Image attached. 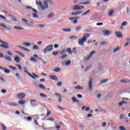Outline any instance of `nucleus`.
Here are the masks:
<instances>
[{
  "mask_svg": "<svg viewBox=\"0 0 130 130\" xmlns=\"http://www.w3.org/2000/svg\"><path fill=\"white\" fill-rule=\"evenodd\" d=\"M48 3L51 5H53V2L51 0H45L43 2L44 5L41 1L36 2V4L39 6L43 11H44L48 9Z\"/></svg>",
  "mask_w": 130,
  "mask_h": 130,
  "instance_id": "1",
  "label": "nucleus"
},
{
  "mask_svg": "<svg viewBox=\"0 0 130 130\" xmlns=\"http://www.w3.org/2000/svg\"><path fill=\"white\" fill-rule=\"evenodd\" d=\"M90 37V34H85L83 35L82 38H80L78 40V43L81 46H84V43L87 41V39Z\"/></svg>",
  "mask_w": 130,
  "mask_h": 130,
  "instance_id": "2",
  "label": "nucleus"
},
{
  "mask_svg": "<svg viewBox=\"0 0 130 130\" xmlns=\"http://www.w3.org/2000/svg\"><path fill=\"white\" fill-rule=\"evenodd\" d=\"M53 50V45H49L47 46L45 49H43V52L44 54L48 53V52H51Z\"/></svg>",
  "mask_w": 130,
  "mask_h": 130,
  "instance_id": "3",
  "label": "nucleus"
},
{
  "mask_svg": "<svg viewBox=\"0 0 130 130\" xmlns=\"http://www.w3.org/2000/svg\"><path fill=\"white\" fill-rule=\"evenodd\" d=\"M24 73L28 74L29 77L31 78V79H33V80H37V79H39V76L35 74V73L31 74L29 73L28 71H27V70H24Z\"/></svg>",
  "mask_w": 130,
  "mask_h": 130,
  "instance_id": "4",
  "label": "nucleus"
},
{
  "mask_svg": "<svg viewBox=\"0 0 130 130\" xmlns=\"http://www.w3.org/2000/svg\"><path fill=\"white\" fill-rule=\"evenodd\" d=\"M95 53H96V52H95V51H91L88 56L85 57L84 58V61H88V60H90V58H91V57H92V56H93V55H94Z\"/></svg>",
  "mask_w": 130,
  "mask_h": 130,
  "instance_id": "5",
  "label": "nucleus"
},
{
  "mask_svg": "<svg viewBox=\"0 0 130 130\" xmlns=\"http://www.w3.org/2000/svg\"><path fill=\"white\" fill-rule=\"evenodd\" d=\"M83 14L82 11H77L76 12H73L71 13L72 16H79V15H81Z\"/></svg>",
  "mask_w": 130,
  "mask_h": 130,
  "instance_id": "6",
  "label": "nucleus"
},
{
  "mask_svg": "<svg viewBox=\"0 0 130 130\" xmlns=\"http://www.w3.org/2000/svg\"><path fill=\"white\" fill-rule=\"evenodd\" d=\"M92 83H93V79L92 78H90L88 82V87H89V90H92V88L93 87V85L92 84Z\"/></svg>",
  "mask_w": 130,
  "mask_h": 130,
  "instance_id": "7",
  "label": "nucleus"
},
{
  "mask_svg": "<svg viewBox=\"0 0 130 130\" xmlns=\"http://www.w3.org/2000/svg\"><path fill=\"white\" fill-rule=\"evenodd\" d=\"M0 26L3 28H4L5 30L6 31H11V30H12V28L7 27V25H5L4 24L0 23Z\"/></svg>",
  "mask_w": 130,
  "mask_h": 130,
  "instance_id": "8",
  "label": "nucleus"
},
{
  "mask_svg": "<svg viewBox=\"0 0 130 130\" xmlns=\"http://www.w3.org/2000/svg\"><path fill=\"white\" fill-rule=\"evenodd\" d=\"M25 93H22L19 94L17 95V97L19 99H23V98H25Z\"/></svg>",
  "mask_w": 130,
  "mask_h": 130,
  "instance_id": "9",
  "label": "nucleus"
},
{
  "mask_svg": "<svg viewBox=\"0 0 130 130\" xmlns=\"http://www.w3.org/2000/svg\"><path fill=\"white\" fill-rule=\"evenodd\" d=\"M49 78L51 79V80H53L54 81H58V79L55 75H50Z\"/></svg>",
  "mask_w": 130,
  "mask_h": 130,
  "instance_id": "10",
  "label": "nucleus"
},
{
  "mask_svg": "<svg viewBox=\"0 0 130 130\" xmlns=\"http://www.w3.org/2000/svg\"><path fill=\"white\" fill-rule=\"evenodd\" d=\"M115 34L118 38H122V34H121L120 32L116 31Z\"/></svg>",
  "mask_w": 130,
  "mask_h": 130,
  "instance_id": "11",
  "label": "nucleus"
},
{
  "mask_svg": "<svg viewBox=\"0 0 130 130\" xmlns=\"http://www.w3.org/2000/svg\"><path fill=\"white\" fill-rule=\"evenodd\" d=\"M74 11H80V5H76L73 7Z\"/></svg>",
  "mask_w": 130,
  "mask_h": 130,
  "instance_id": "12",
  "label": "nucleus"
},
{
  "mask_svg": "<svg viewBox=\"0 0 130 130\" xmlns=\"http://www.w3.org/2000/svg\"><path fill=\"white\" fill-rule=\"evenodd\" d=\"M103 33L104 36H108L110 34V31L109 30H103Z\"/></svg>",
  "mask_w": 130,
  "mask_h": 130,
  "instance_id": "13",
  "label": "nucleus"
},
{
  "mask_svg": "<svg viewBox=\"0 0 130 130\" xmlns=\"http://www.w3.org/2000/svg\"><path fill=\"white\" fill-rule=\"evenodd\" d=\"M5 59L6 60H8V61H12V58L10 56L6 55L4 57Z\"/></svg>",
  "mask_w": 130,
  "mask_h": 130,
  "instance_id": "14",
  "label": "nucleus"
},
{
  "mask_svg": "<svg viewBox=\"0 0 130 130\" xmlns=\"http://www.w3.org/2000/svg\"><path fill=\"white\" fill-rule=\"evenodd\" d=\"M14 60L16 63H20V61H21V59L19 57H15L14 58Z\"/></svg>",
  "mask_w": 130,
  "mask_h": 130,
  "instance_id": "15",
  "label": "nucleus"
},
{
  "mask_svg": "<svg viewBox=\"0 0 130 130\" xmlns=\"http://www.w3.org/2000/svg\"><path fill=\"white\" fill-rule=\"evenodd\" d=\"M19 104H21V105H25V103H26V101L25 100H21L18 102Z\"/></svg>",
  "mask_w": 130,
  "mask_h": 130,
  "instance_id": "16",
  "label": "nucleus"
},
{
  "mask_svg": "<svg viewBox=\"0 0 130 130\" xmlns=\"http://www.w3.org/2000/svg\"><path fill=\"white\" fill-rule=\"evenodd\" d=\"M72 30L70 28H64L62 29V31L64 33H70Z\"/></svg>",
  "mask_w": 130,
  "mask_h": 130,
  "instance_id": "17",
  "label": "nucleus"
},
{
  "mask_svg": "<svg viewBox=\"0 0 130 130\" xmlns=\"http://www.w3.org/2000/svg\"><path fill=\"white\" fill-rule=\"evenodd\" d=\"M22 45L24 46H26L27 47H29L30 45H33V44H31L30 43H23Z\"/></svg>",
  "mask_w": 130,
  "mask_h": 130,
  "instance_id": "18",
  "label": "nucleus"
},
{
  "mask_svg": "<svg viewBox=\"0 0 130 130\" xmlns=\"http://www.w3.org/2000/svg\"><path fill=\"white\" fill-rule=\"evenodd\" d=\"M16 53L19 54V55H20V56H21V57H25V55L23 53L18 51H16Z\"/></svg>",
  "mask_w": 130,
  "mask_h": 130,
  "instance_id": "19",
  "label": "nucleus"
},
{
  "mask_svg": "<svg viewBox=\"0 0 130 130\" xmlns=\"http://www.w3.org/2000/svg\"><path fill=\"white\" fill-rule=\"evenodd\" d=\"M108 81H110V79H104L100 82V85H101V84H105V83H107Z\"/></svg>",
  "mask_w": 130,
  "mask_h": 130,
  "instance_id": "20",
  "label": "nucleus"
},
{
  "mask_svg": "<svg viewBox=\"0 0 130 130\" xmlns=\"http://www.w3.org/2000/svg\"><path fill=\"white\" fill-rule=\"evenodd\" d=\"M81 17L80 16H76L75 17H72L69 18L70 21H73L74 19H76L75 20H79L80 19Z\"/></svg>",
  "mask_w": 130,
  "mask_h": 130,
  "instance_id": "21",
  "label": "nucleus"
},
{
  "mask_svg": "<svg viewBox=\"0 0 130 130\" xmlns=\"http://www.w3.org/2000/svg\"><path fill=\"white\" fill-rule=\"evenodd\" d=\"M36 102V100L35 99H32L30 101V103L31 106L34 107V103Z\"/></svg>",
  "mask_w": 130,
  "mask_h": 130,
  "instance_id": "22",
  "label": "nucleus"
},
{
  "mask_svg": "<svg viewBox=\"0 0 130 130\" xmlns=\"http://www.w3.org/2000/svg\"><path fill=\"white\" fill-rule=\"evenodd\" d=\"M36 26L37 27H39V28H45V25L44 24H37Z\"/></svg>",
  "mask_w": 130,
  "mask_h": 130,
  "instance_id": "23",
  "label": "nucleus"
},
{
  "mask_svg": "<svg viewBox=\"0 0 130 130\" xmlns=\"http://www.w3.org/2000/svg\"><path fill=\"white\" fill-rule=\"evenodd\" d=\"M90 12H91V10H88L86 12H85L84 13H83L81 16H87L88 14H90Z\"/></svg>",
  "mask_w": 130,
  "mask_h": 130,
  "instance_id": "24",
  "label": "nucleus"
},
{
  "mask_svg": "<svg viewBox=\"0 0 130 130\" xmlns=\"http://www.w3.org/2000/svg\"><path fill=\"white\" fill-rule=\"evenodd\" d=\"M60 71H61V69H60V68H56L54 70L53 72H55V73H59Z\"/></svg>",
  "mask_w": 130,
  "mask_h": 130,
  "instance_id": "25",
  "label": "nucleus"
},
{
  "mask_svg": "<svg viewBox=\"0 0 130 130\" xmlns=\"http://www.w3.org/2000/svg\"><path fill=\"white\" fill-rule=\"evenodd\" d=\"M91 2L90 1H87L86 2H84V3H79V5H89L90 4Z\"/></svg>",
  "mask_w": 130,
  "mask_h": 130,
  "instance_id": "26",
  "label": "nucleus"
},
{
  "mask_svg": "<svg viewBox=\"0 0 130 130\" xmlns=\"http://www.w3.org/2000/svg\"><path fill=\"white\" fill-rule=\"evenodd\" d=\"M40 96H41V97H42V98H43V99H45L47 98V96H46V95L44 94V93H40Z\"/></svg>",
  "mask_w": 130,
  "mask_h": 130,
  "instance_id": "27",
  "label": "nucleus"
},
{
  "mask_svg": "<svg viewBox=\"0 0 130 130\" xmlns=\"http://www.w3.org/2000/svg\"><path fill=\"white\" fill-rule=\"evenodd\" d=\"M22 22H23L24 23H25V24H26V25H29V23H28V20L25 18H22Z\"/></svg>",
  "mask_w": 130,
  "mask_h": 130,
  "instance_id": "28",
  "label": "nucleus"
},
{
  "mask_svg": "<svg viewBox=\"0 0 130 130\" xmlns=\"http://www.w3.org/2000/svg\"><path fill=\"white\" fill-rule=\"evenodd\" d=\"M71 100L74 102V103H78V100L76 99L75 97H73L71 98Z\"/></svg>",
  "mask_w": 130,
  "mask_h": 130,
  "instance_id": "29",
  "label": "nucleus"
},
{
  "mask_svg": "<svg viewBox=\"0 0 130 130\" xmlns=\"http://www.w3.org/2000/svg\"><path fill=\"white\" fill-rule=\"evenodd\" d=\"M67 56H68V55H67V54H63L62 56L60 57L59 58L60 59H64V58L67 57Z\"/></svg>",
  "mask_w": 130,
  "mask_h": 130,
  "instance_id": "30",
  "label": "nucleus"
},
{
  "mask_svg": "<svg viewBox=\"0 0 130 130\" xmlns=\"http://www.w3.org/2000/svg\"><path fill=\"white\" fill-rule=\"evenodd\" d=\"M4 73H5V74H6L7 75H9V74L11 73V71L8 70V69H5L4 70Z\"/></svg>",
  "mask_w": 130,
  "mask_h": 130,
  "instance_id": "31",
  "label": "nucleus"
},
{
  "mask_svg": "<svg viewBox=\"0 0 130 130\" xmlns=\"http://www.w3.org/2000/svg\"><path fill=\"white\" fill-rule=\"evenodd\" d=\"M67 52H68V53H69L70 54H72V49L70 48H67Z\"/></svg>",
  "mask_w": 130,
  "mask_h": 130,
  "instance_id": "32",
  "label": "nucleus"
},
{
  "mask_svg": "<svg viewBox=\"0 0 130 130\" xmlns=\"http://www.w3.org/2000/svg\"><path fill=\"white\" fill-rule=\"evenodd\" d=\"M70 39H72V40H75L77 39V38H78V37H77L76 36H72L70 37Z\"/></svg>",
  "mask_w": 130,
  "mask_h": 130,
  "instance_id": "33",
  "label": "nucleus"
},
{
  "mask_svg": "<svg viewBox=\"0 0 130 130\" xmlns=\"http://www.w3.org/2000/svg\"><path fill=\"white\" fill-rule=\"evenodd\" d=\"M71 63L72 62L71 61V60H67L66 62V66L67 67H69V66H70Z\"/></svg>",
  "mask_w": 130,
  "mask_h": 130,
  "instance_id": "34",
  "label": "nucleus"
},
{
  "mask_svg": "<svg viewBox=\"0 0 130 130\" xmlns=\"http://www.w3.org/2000/svg\"><path fill=\"white\" fill-rule=\"evenodd\" d=\"M123 104H127V102L123 101L122 102H120L119 103V105H120V106H122Z\"/></svg>",
  "mask_w": 130,
  "mask_h": 130,
  "instance_id": "35",
  "label": "nucleus"
},
{
  "mask_svg": "<svg viewBox=\"0 0 130 130\" xmlns=\"http://www.w3.org/2000/svg\"><path fill=\"white\" fill-rule=\"evenodd\" d=\"M129 82L128 80H122L121 81V83H122V84H126Z\"/></svg>",
  "mask_w": 130,
  "mask_h": 130,
  "instance_id": "36",
  "label": "nucleus"
},
{
  "mask_svg": "<svg viewBox=\"0 0 130 130\" xmlns=\"http://www.w3.org/2000/svg\"><path fill=\"white\" fill-rule=\"evenodd\" d=\"M1 47H2L3 48H10V47H9V46L5 44H2Z\"/></svg>",
  "mask_w": 130,
  "mask_h": 130,
  "instance_id": "37",
  "label": "nucleus"
},
{
  "mask_svg": "<svg viewBox=\"0 0 130 130\" xmlns=\"http://www.w3.org/2000/svg\"><path fill=\"white\" fill-rule=\"evenodd\" d=\"M14 28L16 29V30H24V28H23L21 27L14 26Z\"/></svg>",
  "mask_w": 130,
  "mask_h": 130,
  "instance_id": "38",
  "label": "nucleus"
},
{
  "mask_svg": "<svg viewBox=\"0 0 130 130\" xmlns=\"http://www.w3.org/2000/svg\"><path fill=\"white\" fill-rule=\"evenodd\" d=\"M30 60V61H35L36 62H37V59H35L34 57H31Z\"/></svg>",
  "mask_w": 130,
  "mask_h": 130,
  "instance_id": "39",
  "label": "nucleus"
},
{
  "mask_svg": "<svg viewBox=\"0 0 130 130\" xmlns=\"http://www.w3.org/2000/svg\"><path fill=\"white\" fill-rule=\"evenodd\" d=\"M34 50H38L39 49V47L37 45H34L33 47Z\"/></svg>",
  "mask_w": 130,
  "mask_h": 130,
  "instance_id": "40",
  "label": "nucleus"
},
{
  "mask_svg": "<svg viewBox=\"0 0 130 130\" xmlns=\"http://www.w3.org/2000/svg\"><path fill=\"white\" fill-rule=\"evenodd\" d=\"M127 25V22L126 21H123L122 23L121 24V26L122 27H125Z\"/></svg>",
  "mask_w": 130,
  "mask_h": 130,
  "instance_id": "41",
  "label": "nucleus"
},
{
  "mask_svg": "<svg viewBox=\"0 0 130 130\" xmlns=\"http://www.w3.org/2000/svg\"><path fill=\"white\" fill-rule=\"evenodd\" d=\"M39 87L42 89V90H45V87H44V85L43 84H40L39 85Z\"/></svg>",
  "mask_w": 130,
  "mask_h": 130,
  "instance_id": "42",
  "label": "nucleus"
},
{
  "mask_svg": "<svg viewBox=\"0 0 130 130\" xmlns=\"http://www.w3.org/2000/svg\"><path fill=\"white\" fill-rule=\"evenodd\" d=\"M75 89H76L77 90H81L82 87H81V86L78 85L75 87Z\"/></svg>",
  "mask_w": 130,
  "mask_h": 130,
  "instance_id": "43",
  "label": "nucleus"
},
{
  "mask_svg": "<svg viewBox=\"0 0 130 130\" xmlns=\"http://www.w3.org/2000/svg\"><path fill=\"white\" fill-rule=\"evenodd\" d=\"M55 125V128H56V129H59V128H60V126L58 125V124L56 123Z\"/></svg>",
  "mask_w": 130,
  "mask_h": 130,
  "instance_id": "44",
  "label": "nucleus"
},
{
  "mask_svg": "<svg viewBox=\"0 0 130 130\" xmlns=\"http://www.w3.org/2000/svg\"><path fill=\"white\" fill-rule=\"evenodd\" d=\"M72 53H74V54H76V53H77V49H76V48H73Z\"/></svg>",
  "mask_w": 130,
  "mask_h": 130,
  "instance_id": "45",
  "label": "nucleus"
},
{
  "mask_svg": "<svg viewBox=\"0 0 130 130\" xmlns=\"http://www.w3.org/2000/svg\"><path fill=\"white\" fill-rule=\"evenodd\" d=\"M117 51H119V48H116L113 51V53H115V52H117Z\"/></svg>",
  "mask_w": 130,
  "mask_h": 130,
  "instance_id": "46",
  "label": "nucleus"
},
{
  "mask_svg": "<svg viewBox=\"0 0 130 130\" xmlns=\"http://www.w3.org/2000/svg\"><path fill=\"white\" fill-rule=\"evenodd\" d=\"M85 6H82V5H79V9H80V11L82 10H84V9H85Z\"/></svg>",
  "mask_w": 130,
  "mask_h": 130,
  "instance_id": "47",
  "label": "nucleus"
},
{
  "mask_svg": "<svg viewBox=\"0 0 130 130\" xmlns=\"http://www.w3.org/2000/svg\"><path fill=\"white\" fill-rule=\"evenodd\" d=\"M54 16V14L53 13H51L49 14L48 18H51Z\"/></svg>",
  "mask_w": 130,
  "mask_h": 130,
  "instance_id": "48",
  "label": "nucleus"
},
{
  "mask_svg": "<svg viewBox=\"0 0 130 130\" xmlns=\"http://www.w3.org/2000/svg\"><path fill=\"white\" fill-rule=\"evenodd\" d=\"M52 54L55 56L58 55V52L57 51H54L52 52Z\"/></svg>",
  "mask_w": 130,
  "mask_h": 130,
  "instance_id": "49",
  "label": "nucleus"
},
{
  "mask_svg": "<svg viewBox=\"0 0 130 130\" xmlns=\"http://www.w3.org/2000/svg\"><path fill=\"white\" fill-rule=\"evenodd\" d=\"M7 54L10 56H12V55H13V53H12V52H11L10 51H7Z\"/></svg>",
  "mask_w": 130,
  "mask_h": 130,
  "instance_id": "50",
  "label": "nucleus"
},
{
  "mask_svg": "<svg viewBox=\"0 0 130 130\" xmlns=\"http://www.w3.org/2000/svg\"><path fill=\"white\" fill-rule=\"evenodd\" d=\"M73 23L76 25V24H78V20L75 19L73 21Z\"/></svg>",
  "mask_w": 130,
  "mask_h": 130,
  "instance_id": "51",
  "label": "nucleus"
},
{
  "mask_svg": "<svg viewBox=\"0 0 130 130\" xmlns=\"http://www.w3.org/2000/svg\"><path fill=\"white\" fill-rule=\"evenodd\" d=\"M81 29H82V27L81 26L77 27L76 28V31H80Z\"/></svg>",
  "mask_w": 130,
  "mask_h": 130,
  "instance_id": "52",
  "label": "nucleus"
},
{
  "mask_svg": "<svg viewBox=\"0 0 130 130\" xmlns=\"http://www.w3.org/2000/svg\"><path fill=\"white\" fill-rule=\"evenodd\" d=\"M0 18H1V19H3V20H7V18L2 15L0 14Z\"/></svg>",
  "mask_w": 130,
  "mask_h": 130,
  "instance_id": "53",
  "label": "nucleus"
},
{
  "mask_svg": "<svg viewBox=\"0 0 130 130\" xmlns=\"http://www.w3.org/2000/svg\"><path fill=\"white\" fill-rule=\"evenodd\" d=\"M90 69H91V66H88L85 68L84 71L87 72V71L90 70Z\"/></svg>",
  "mask_w": 130,
  "mask_h": 130,
  "instance_id": "54",
  "label": "nucleus"
},
{
  "mask_svg": "<svg viewBox=\"0 0 130 130\" xmlns=\"http://www.w3.org/2000/svg\"><path fill=\"white\" fill-rule=\"evenodd\" d=\"M33 17H34V18H39V16H38V15H37V14H36V13H34L33 14Z\"/></svg>",
  "mask_w": 130,
  "mask_h": 130,
  "instance_id": "55",
  "label": "nucleus"
},
{
  "mask_svg": "<svg viewBox=\"0 0 130 130\" xmlns=\"http://www.w3.org/2000/svg\"><path fill=\"white\" fill-rule=\"evenodd\" d=\"M1 126L2 127V128L3 129H7V126H6V125H5V124H2Z\"/></svg>",
  "mask_w": 130,
  "mask_h": 130,
  "instance_id": "56",
  "label": "nucleus"
},
{
  "mask_svg": "<svg viewBox=\"0 0 130 130\" xmlns=\"http://www.w3.org/2000/svg\"><path fill=\"white\" fill-rule=\"evenodd\" d=\"M66 51L67 50L66 49H62L61 52L60 53V54H63V53H66Z\"/></svg>",
  "mask_w": 130,
  "mask_h": 130,
  "instance_id": "57",
  "label": "nucleus"
},
{
  "mask_svg": "<svg viewBox=\"0 0 130 130\" xmlns=\"http://www.w3.org/2000/svg\"><path fill=\"white\" fill-rule=\"evenodd\" d=\"M62 83L61 82H59L57 83V85L58 86V87H60L61 86Z\"/></svg>",
  "mask_w": 130,
  "mask_h": 130,
  "instance_id": "58",
  "label": "nucleus"
},
{
  "mask_svg": "<svg viewBox=\"0 0 130 130\" xmlns=\"http://www.w3.org/2000/svg\"><path fill=\"white\" fill-rule=\"evenodd\" d=\"M113 14V10H111L110 12L109 13V15L111 16H112V14Z\"/></svg>",
  "mask_w": 130,
  "mask_h": 130,
  "instance_id": "59",
  "label": "nucleus"
},
{
  "mask_svg": "<svg viewBox=\"0 0 130 130\" xmlns=\"http://www.w3.org/2000/svg\"><path fill=\"white\" fill-rule=\"evenodd\" d=\"M1 92H2V93H3L4 94H6V93H7V90H6L5 89H2V90H1Z\"/></svg>",
  "mask_w": 130,
  "mask_h": 130,
  "instance_id": "60",
  "label": "nucleus"
},
{
  "mask_svg": "<svg viewBox=\"0 0 130 130\" xmlns=\"http://www.w3.org/2000/svg\"><path fill=\"white\" fill-rule=\"evenodd\" d=\"M77 97L78 98H80V99L83 98V95H81V94H77Z\"/></svg>",
  "mask_w": 130,
  "mask_h": 130,
  "instance_id": "61",
  "label": "nucleus"
},
{
  "mask_svg": "<svg viewBox=\"0 0 130 130\" xmlns=\"http://www.w3.org/2000/svg\"><path fill=\"white\" fill-rule=\"evenodd\" d=\"M123 117H124V115L123 114H121L120 115V119H122L123 118Z\"/></svg>",
  "mask_w": 130,
  "mask_h": 130,
  "instance_id": "62",
  "label": "nucleus"
},
{
  "mask_svg": "<svg viewBox=\"0 0 130 130\" xmlns=\"http://www.w3.org/2000/svg\"><path fill=\"white\" fill-rule=\"evenodd\" d=\"M103 25V23H102V22L96 23L97 26H102Z\"/></svg>",
  "mask_w": 130,
  "mask_h": 130,
  "instance_id": "63",
  "label": "nucleus"
},
{
  "mask_svg": "<svg viewBox=\"0 0 130 130\" xmlns=\"http://www.w3.org/2000/svg\"><path fill=\"white\" fill-rule=\"evenodd\" d=\"M120 129H121V130H125V128L123 126H121L120 127Z\"/></svg>",
  "mask_w": 130,
  "mask_h": 130,
  "instance_id": "64",
  "label": "nucleus"
}]
</instances>
